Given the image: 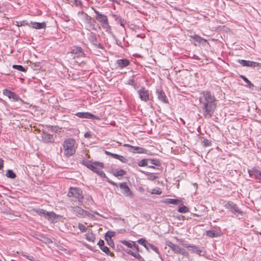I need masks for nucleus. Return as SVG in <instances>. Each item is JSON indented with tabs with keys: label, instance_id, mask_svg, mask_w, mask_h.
Instances as JSON below:
<instances>
[{
	"label": "nucleus",
	"instance_id": "obj_1",
	"mask_svg": "<svg viewBox=\"0 0 261 261\" xmlns=\"http://www.w3.org/2000/svg\"><path fill=\"white\" fill-rule=\"evenodd\" d=\"M200 112L206 119L213 116L217 108V99L213 93L210 91H202L199 97Z\"/></svg>",
	"mask_w": 261,
	"mask_h": 261
},
{
	"label": "nucleus",
	"instance_id": "obj_2",
	"mask_svg": "<svg viewBox=\"0 0 261 261\" xmlns=\"http://www.w3.org/2000/svg\"><path fill=\"white\" fill-rule=\"evenodd\" d=\"M67 196L71 198V200L77 202L79 205H81L84 200V195L81 189L77 187H70L69 189Z\"/></svg>",
	"mask_w": 261,
	"mask_h": 261
},
{
	"label": "nucleus",
	"instance_id": "obj_3",
	"mask_svg": "<svg viewBox=\"0 0 261 261\" xmlns=\"http://www.w3.org/2000/svg\"><path fill=\"white\" fill-rule=\"evenodd\" d=\"M75 145V141L73 139H67L64 141L63 147L65 156L69 158L75 154L76 152Z\"/></svg>",
	"mask_w": 261,
	"mask_h": 261
},
{
	"label": "nucleus",
	"instance_id": "obj_4",
	"mask_svg": "<svg viewBox=\"0 0 261 261\" xmlns=\"http://www.w3.org/2000/svg\"><path fill=\"white\" fill-rule=\"evenodd\" d=\"M224 206L231 213L236 216H243L244 212L239 207L238 205L232 201H228L225 202Z\"/></svg>",
	"mask_w": 261,
	"mask_h": 261
},
{
	"label": "nucleus",
	"instance_id": "obj_5",
	"mask_svg": "<svg viewBox=\"0 0 261 261\" xmlns=\"http://www.w3.org/2000/svg\"><path fill=\"white\" fill-rule=\"evenodd\" d=\"M82 163L95 173H96L99 169H101L105 167L102 162L98 161L92 162L90 161L84 160L82 161Z\"/></svg>",
	"mask_w": 261,
	"mask_h": 261
},
{
	"label": "nucleus",
	"instance_id": "obj_6",
	"mask_svg": "<svg viewBox=\"0 0 261 261\" xmlns=\"http://www.w3.org/2000/svg\"><path fill=\"white\" fill-rule=\"evenodd\" d=\"M71 208L73 212L78 217L85 218L86 217H88L89 218H92L94 217L93 214L90 213L88 211L83 210L82 208L79 206H72Z\"/></svg>",
	"mask_w": 261,
	"mask_h": 261
},
{
	"label": "nucleus",
	"instance_id": "obj_7",
	"mask_svg": "<svg viewBox=\"0 0 261 261\" xmlns=\"http://www.w3.org/2000/svg\"><path fill=\"white\" fill-rule=\"evenodd\" d=\"M140 99L144 102H147L151 99V92L145 87H141L137 91Z\"/></svg>",
	"mask_w": 261,
	"mask_h": 261
},
{
	"label": "nucleus",
	"instance_id": "obj_8",
	"mask_svg": "<svg viewBox=\"0 0 261 261\" xmlns=\"http://www.w3.org/2000/svg\"><path fill=\"white\" fill-rule=\"evenodd\" d=\"M123 146L129 148V151L133 153H146L147 151V150L144 148L139 146H134L128 144H124Z\"/></svg>",
	"mask_w": 261,
	"mask_h": 261
},
{
	"label": "nucleus",
	"instance_id": "obj_9",
	"mask_svg": "<svg viewBox=\"0 0 261 261\" xmlns=\"http://www.w3.org/2000/svg\"><path fill=\"white\" fill-rule=\"evenodd\" d=\"M3 93L7 96L9 99H12L14 101H18L20 99V97L15 92L10 91L8 89L3 90Z\"/></svg>",
	"mask_w": 261,
	"mask_h": 261
},
{
	"label": "nucleus",
	"instance_id": "obj_10",
	"mask_svg": "<svg viewBox=\"0 0 261 261\" xmlns=\"http://www.w3.org/2000/svg\"><path fill=\"white\" fill-rule=\"evenodd\" d=\"M155 92L159 100L164 103H169L166 95L162 89H156Z\"/></svg>",
	"mask_w": 261,
	"mask_h": 261
},
{
	"label": "nucleus",
	"instance_id": "obj_11",
	"mask_svg": "<svg viewBox=\"0 0 261 261\" xmlns=\"http://www.w3.org/2000/svg\"><path fill=\"white\" fill-rule=\"evenodd\" d=\"M75 115L80 118L94 119L97 120L100 119L98 117L93 115L89 112H78Z\"/></svg>",
	"mask_w": 261,
	"mask_h": 261
},
{
	"label": "nucleus",
	"instance_id": "obj_12",
	"mask_svg": "<svg viewBox=\"0 0 261 261\" xmlns=\"http://www.w3.org/2000/svg\"><path fill=\"white\" fill-rule=\"evenodd\" d=\"M119 186L125 196L128 197L133 196V193L126 182L120 183Z\"/></svg>",
	"mask_w": 261,
	"mask_h": 261
},
{
	"label": "nucleus",
	"instance_id": "obj_13",
	"mask_svg": "<svg viewBox=\"0 0 261 261\" xmlns=\"http://www.w3.org/2000/svg\"><path fill=\"white\" fill-rule=\"evenodd\" d=\"M238 62L243 66L251 67L253 68L258 67L259 65V63L257 62L245 60H239Z\"/></svg>",
	"mask_w": 261,
	"mask_h": 261
},
{
	"label": "nucleus",
	"instance_id": "obj_14",
	"mask_svg": "<svg viewBox=\"0 0 261 261\" xmlns=\"http://www.w3.org/2000/svg\"><path fill=\"white\" fill-rule=\"evenodd\" d=\"M248 173L250 176H254L256 179H261V171L253 168L251 170H248Z\"/></svg>",
	"mask_w": 261,
	"mask_h": 261
},
{
	"label": "nucleus",
	"instance_id": "obj_15",
	"mask_svg": "<svg viewBox=\"0 0 261 261\" xmlns=\"http://www.w3.org/2000/svg\"><path fill=\"white\" fill-rule=\"evenodd\" d=\"M42 139L45 143H53L54 142V138L53 135L43 132L42 134Z\"/></svg>",
	"mask_w": 261,
	"mask_h": 261
},
{
	"label": "nucleus",
	"instance_id": "obj_16",
	"mask_svg": "<svg viewBox=\"0 0 261 261\" xmlns=\"http://www.w3.org/2000/svg\"><path fill=\"white\" fill-rule=\"evenodd\" d=\"M129 61L126 59H119L116 61L117 67L121 69L126 67L129 65Z\"/></svg>",
	"mask_w": 261,
	"mask_h": 261
},
{
	"label": "nucleus",
	"instance_id": "obj_17",
	"mask_svg": "<svg viewBox=\"0 0 261 261\" xmlns=\"http://www.w3.org/2000/svg\"><path fill=\"white\" fill-rule=\"evenodd\" d=\"M86 20L87 22L90 24V28L91 30H96V28L98 26V24H97L96 20L97 19L96 17H87Z\"/></svg>",
	"mask_w": 261,
	"mask_h": 261
},
{
	"label": "nucleus",
	"instance_id": "obj_18",
	"mask_svg": "<svg viewBox=\"0 0 261 261\" xmlns=\"http://www.w3.org/2000/svg\"><path fill=\"white\" fill-rule=\"evenodd\" d=\"M97 21L101 22L102 27L106 29V31H108L111 29L110 26L108 23V20L107 17H104V19H102V17H96Z\"/></svg>",
	"mask_w": 261,
	"mask_h": 261
},
{
	"label": "nucleus",
	"instance_id": "obj_19",
	"mask_svg": "<svg viewBox=\"0 0 261 261\" xmlns=\"http://www.w3.org/2000/svg\"><path fill=\"white\" fill-rule=\"evenodd\" d=\"M182 245L187 248H188L189 250L193 252H196L198 254H200L202 251L200 250L198 247L195 245H190L188 244H182Z\"/></svg>",
	"mask_w": 261,
	"mask_h": 261
},
{
	"label": "nucleus",
	"instance_id": "obj_20",
	"mask_svg": "<svg viewBox=\"0 0 261 261\" xmlns=\"http://www.w3.org/2000/svg\"><path fill=\"white\" fill-rule=\"evenodd\" d=\"M33 29H42L46 28V23L45 22H37L31 21L30 22V26Z\"/></svg>",
	"mask_w": 261,
	"mask_h": 261
},
{
	"label": "nucleus",
	"instance_id": "obj_21",
	"mask_svg": "<svg viewBox=\"0 0 261 261\" xmlns=\"http://www.w3.org/2000/svg\"><path fill=\"white\" fill-rule=\"evenodd\" d=\"M99 176H100L101 177H104L106 179L107 181L111 185L117 187V185L116 182L113 181L111 179H110L106 175L105 173L101 170H99L96 173Z\"/></svg>",
	"mask_w": 261,
	"mask_h": 261
},
{
	"label": "nucleus",
	"instance_id": "obj_22",
	"mask_svg": "<svg viewBox=\"0 0 261 261\" xmlns=\"http://www.w3.org/2000/svg\"><path fill=\"white\" fill-rule=\"evenodd\" d=\"M190 38L192 39L194 41L199 43H206L207 40L197 35H189Z\"/></svg>",
	"mask_w": 261,
	"mask_h": 261
},
{
	"label": "nucleus",
	"instance_id": "obj_23",
	"mask_svg": "<svg viewBox=\"0 0 261 261\" xmlns=\"http://www.w3.org/2000/svg\"><path fill=\"white\" fill-rule=\"evenodd\" d=\"M71 53V54L75 55V56L74 57H79L84 55L83 49L81 47H74V48L72 49Z\"/></svg>",
	"mask_w": 261,
	"mask_h": 261
},
{
	"label": "nucleus",
	"instance_id": "obj_24",
	"mask_svg": "<svg viewBox=\"0 0 261 261\" xmlns=\"http://www.w3.org/2000/svg\"><path fill=\"white\" fill-rule=\"evenodd\" d=\"M59 217V215H56L53 212H48V214H47L46 218L51 222H55L57 221V219Z\"/></svg>",
	"mask_w": 261,
	"mask_h": 261
},
{
	"label": "nucleus",
	"instance_id": "obj_25",
	"mask_svg": "<svg viewBox=\"0 0 261 261\" xmlns=\"http://www.w3.org/2000/svg\"><path fill=\"white\" fill-rule=\"evenodd\" d=\"M167 245L170 247V249L175 253L179 254L181 247L176 244H174L171 242H169L167 243Z\"/></svg>",
	"mask_w": 261,
	"mask_h": 261
},
{
	"label": "nucleus",
	"instance_id": "obj_26",
	"mask_svg": "<svg viewBox=\"0 0 261 261\" xmlns=\"http://www.w3.org/2000/svg\"><path fill=\"white\" fill-rule=\"evenodd\" d=\"M180 202L181 201L179 199L171 198L165 199L162 201V203L166 204H172L173 205H178Z\"/></svg>",
	"mask_w": 261,
	"mask_h": 261
},
{
	"label": "nucleus",
	"instance_id": "obj_27",
	"mask_svg": "<svg viewBox=\"0 0 261 261\" xmlns=\"http://www.w3.org/2000/svg\"><path fill=\"white\" fill-rule=\"evenodd\" d=\"M86 239L89 242H93L95 240V237L92 229H89L87 233L85 234Z\"/></svg>",
	"mask_w": 261,
	"mask_h": 261
},
{
	"label": "nucleus",
	"instance_id": "obj_28",
	"mask_svg": "<svg viewBox=\"0 0 261 261\" xmlns=\"http://www.w3.org/2000/svg\"><path fill=\"white\" fill-rule=\"evenodd\" d=\"M116 21L124 29L126 25H128L127 21L122 17H116Z\"/></svg>",
	"mask_w": 261,
	"mask_h": 261
},
{
	"label": "nucleus",
	"instance_id": "obj_29",
	"mask_svg": "<svg viewBox=\"0 0 261 261\" xmlns=\"http://www.w3.org/2000/svg\"><path fill=\"white\" fill-rule=\"evenodd\" d=\"M88 39L93 45H94L97 42L96 34L92 32L89 34Z\"/></svg>",
	"mask_w": 261,
	"mask_h": 261
},
{
	"label": "nucleus",
	"instance_id": "obj_30",
	"mask_svg": "<svg viewBox=\"0 0 261 261\" xmlns=\"http://www.w3.org/2000/svg\"><path fill=\"white\" fill-rule=\"evenodd\" d=\"M111 157L119 160L122 163H126L127 161V160L126 158L122 155H118L117 154L112 153Z\"/></svg>",
	"mask_w": 261,
	"mask_h": 261
},
{
	"label": "nucleus",
	"instance_id": "obj_31",
	"mask_svg": "<svg viewBox=\"0 0 261 261\" xmlns=\"http://www.w3.org/2000/svg\"><path fill=\"white\" fill-rule=\"evenodd\" d=\"M150 249L154 251L157 254H160L159 250L156 246H154L152 244L148 243V244L147 245V248H146V249L149 251Z\"/></svg>",
	"mask_w": 261,
	"mask_h": 261
},
{
	"label": "nucleus",
	"instance_id": "obj_32",
	"mask_svg": "<svg viewBox=\"0 0 261 261\" xmlns=\"http://www.w3.org/2000/svg\"><path fill=\"white\" fill-rule=\"evenodd\" d=\"M112 174L115 177L122 176L126 174V172L123 169H120L112 172Z\"/></svg>",
	"mask_w": 261,
	"mask_h": 261
},
{
	"label": "nucleus",
	"instance_id": "obj_33",
	"mask_svg": "<svg viewBox=\"0 0 261 261\" xmlns=\"http://www.w3.org/2000/svg\"><path fill=\"white\" fill-rule=\"evenodd\" d=\"M135 75H133V78L129 79L127 81V84L132 86L135 89H136L138 88L137 86V82L134 80V77H135Z\"/></svg>",
	"mask_w": 261,
	"mask_h": 261
},
{
	"label": "nucleus",
	"instance_id": "obj_34",
	"mask_svg": "<svg viewBox=\"0 0 261 261\" xmlns=\"http://www.w3.org/2000/svg\"><path fill=\"white\" fill-rule=\"evenodd\" d=\"M103 252H104L106 254L108 255H110L112 257H114L115 255L113 253L111 252L109 248L107 246H103L100 248Z\"/></svg>",
	"mask_w": 261,
	"mask_h": 261
},
{
	"label": "nucleus",
	"instance_id": "obj_35",
	"mask_svg": "<svg viewBox=\"0 0 261 261\" xmlns=\"http://www.w3.org/2000/svg\"><path fill=\"white\" fill-rule=\"evenodd\" d=\"M206 235L211 238H215L219 236L218 232L214 230H207L206 231Z\"/></svg>",
	"mask_w": 261,
	"mask_h": 261
},
{
	"label": "nucleus",
	"instance_id": "obj_36",
	"mask_svg": "<svg viewBox=\"0 0 261 261\" xmlns=\"http://www.w3.org/2000/svg\"><path fill=\"white\" fill-rule=\"evenodd\" d=\"M151 164L156 166H160L161 165V162L159 159H148V164Z\"/></svg>",
	"mask_w": 261,
	"mask_h": 261
},
{
	"label": "nucleus",
	"instance_id": "obj_37",
	"mask_svg": "<svg viewBox=\"0 0 261 261\" xmlns=\"http://www.w3.org/2000/svg\"><path fill=\"white\" fill-rule=\"evenodd\" d=\"M6 176L11 179H14L16 177V174L11 169L7 171Z\"/></svg>",
	"mask_w": 261,
	"mask_h": 261
},
{
	"label": "nucleus",
	"instance_id": "obj_38",
	"mask_svg": "<svg viewBox=\"0 0 261 261\" xmlns=\"http://www.w3.org/2000/svg\"><path fill=\"white\" fill-rule=\"evenodd\" d=\"M40 241L44 242L45 244H50L53 243L51 239L46 237L45 236L42 235L40 236Z\"/></svg>",
	"mask_w": 261,
	"mask_h": 261
},
{
	"label": "nucleus",
	"instance_id": "obj_39",
	"mask_svg": "<svg viewBox=\"0 0 261 261\" xmlns=\"http://www.w3.org/2000/svg\"><path fill=\"white\" fill-rule=\"evenodd\" d=\"M35 212L38 215L40 216H44L45 218L46 217L47 214H48V212L45 210L38 208L35 210Z\"/></svg>",
	"mask_w": 261,
	"mask_h": 261
},
{
	"label": "nucleus",
	"instance_id": "obj_40",
	"mask_svg": "<svg viewBox=\"0 0 261 261\" xmlns=\"http://www.w3.org/2000/svg\"><path fill=\"white\" fill-rule=\"evenodd\" d=\"M240 77L247 84V86L249 88H252L253 87H254L253 84L249 80H248V79L246 76L241 75H240Z\"/></svg>",
	"mask_w": 261,
	"mask_h": 261
},
{
	"label": "nucleus",
	"instance_id": "obj_41",
	"mask_svg": "<svg viewBox=\"0 0 261 261\" xmlns=\"http://www.w3.org/2000/svg\"><path fill=\"white\" fill-rule=\"evenodd\" d=\"M12 68H14V69H17V70H18L19 71H23V72H25L27 71V68H28L27 67L25 68L23 66H22V65H13L12 66Z\"/></svg>",
	"mask_w": 261,
	"mask_h": 261
},
{
	"label": "nucleus",
	"instance_id": "obj_42",
	"mask_svg": "<svg viewBox=\"0 0 261 261\" xmlns=\"http://www.w3.org/2000/svg\"><path fill=\"white\" fill-rule=\"evenodd\" d=\"M138 164L140 167L147 166L148 165V159L141 160L138 162Z\"/></svg>",
	"mask_w": 261,
	"mask_h": 261
},
{
	"label": "nucleus",
	"instance_id": "obj_43",
	"mask_svg": "<svg viewBox=\"0 0 261 261\" xmlns=\"http://www.w3.org/2000/svg\"><path fill=\"white\" fill-rule=\"evenodd\" d=\"M189 211V208L185 205H182L178 208V212L181 213H186Z\"/></svg>",
	"mask_w": 261,
	"mask_h": 261
},
{
	"label": "nucleus",
	"instance_id": "obj_44",
	"mask_svg": "<svg viewBox=\"0 0 261 261\" xmlns=\"http://www.w3.org/2000/svg\"><path fill=\"white\" fill-rule=\"evenodd\" d=\"M138 242L140 245L143 246L145 249L147 248V245L148 242H147L145 239L141 238L138 240Z\"/></svg>",
	"mask_w": 261,
	"mask_h": 261
},
{
	"label": "nucleus",
	"instance_id": "obj_45",
	"mask_svg": "<svg viewBox=\"0 0 261 261\" xmlns=\"http://www.w3.org/2000/svg\"><path fill=\"white\" fill-rule=\"evenodd\" d=\"M116 234V233L115 231H108L106 235H105V239L107 240V239H112V237H114Z\"/></svg>",
	"mask_w": 261,
	"mask_h": 261
},
{
	"label": "nucleus",
	"instance_id": "obj_46",
	"mask_svg": "<svg viewBox=\"0 0 261 261\" xmlns=\"http://www.w3.org/2000/svg\"><path fill=\"white\" fill-rule=\"evenodd\" d=\"M16 25L18 27L28 25L30 26V23H29L27 20H23L20 21H16Z\"/></svg>",
	"mask_w": 261,
	"mask_h": 261
},
{
	"label": "nucleus",
	"instance_id": "obj_47",
	"mask_svg": "<svg viewBox=\"0 0 261 261\" xmlns=\"http://www.w3.org/2000/svg\"><path fill=\"white\" fill-rule=\"evenodd\" d=\"M202 143L204 146H210L212 145V142L211 140H208L206 138H203L202 141Z\"/></svg>",
	"mask_w": 261,
	"mask_h": 261
},
{
	"label": "nucleus",
	"instance_id": "obj_48",
	"mask_svg": "<svg viewBox=\"0 0 261 261\" xmlns=\"http://www.w3.org/2000/svg\"><path fill=\"white\" fill-rule=\"evenodd\" d=\"M78 228L82 232H85L87 231V228L83 224L79 223L78 224Z\"/></svg>",
	"mask_w": 261,
	"mask_h": 261
},
{
	"label": "nucleus",
	"instance_id": "obj_49",
	"mask_svg": "<svg viewBox=\"0 0 261 261\" xmlns=\"http://www.w3.org/2000/svg\"><path fill=\"white\" fill-rule=\"evenodd\" d=\"M120 242L122 244L126 246L128 248H132V245H133L132 242L133 241L128 242V241H127L125 240H123V241H121Z\"/></svg>",
	"mask_w": 261,
	"mask_h": 261
},
{
	"label": "nucleus",
	"instance_id": "obj_50",
	"mask_svg": "<svg viewBox=\"0 0 261 261\" xmlns=\"http://www.w3.org/2000/svg\"><path fill=\"white\" fill-rule=\"evenodd\" d=\"M152 194L160 195L162 193V191L160 188L153 189L151 192Z\"/></svg>",
	"mask_w": 261,
	"mask_h": 261
},
{
	"label": "nucleus",
	"instance_id": "obj_51",
	"mask_svg": "<svg viewBox=\"0 0 261 261\" xmlns=\"http://www.w3.org/2000/svg\"><path fill=\"white\" fill-rule=\"evenodd\" d=\"M179 254H182L184 256H188L189 255L188 253L184 248H180Z\"/></svg>",
	"mask_w": 261,
	"mask_h": 261
},
{
	"label": "nucleus",
	"instance_id": "obj_52",
	"mask_svg": "<svg viewBox=\"0 0 261 261\" xmlns=\"http://www.w3.org/2000/svg\"><path fill=\"white\" fill-rule=\"evenodd\" d=\"M179 254H182L184 256H188L189 255L188 253L184 248H180Z\"/></svg>",
	"mask_w": 261,
	"mask_h": 261
},
{
	"label": "nucleus",
	"instance_id": "obj_53",
	"mask_svg": "<svg viewBox=\"0 0 261 261\" xmlns=\"http://www.w3.org/2000/svg\"><path fill=\"white\" fill-rule=\"evenodd\" d=\"M134 257H135L136 258H138L141 261H145L144 259L142 258L141 255L137 252L136 251L135 253V254H134Z\"/></svg>",
	"mask_w": 261,
	"mask_h": 261
},
{
	"label": "nucleus",
	"instance_id": "obj_54",
	"mask_svg": "<svg viewBox=\"0 0 261 261\" xmlns=\"http://www.w3.org/2000/svg\"><path fill=\"white\" fill-rule=\"evenodd\" d=\"M106 240L108 242L109 245L110 246H111V247L114 246V243L112 239H111V238H110V239H107V240Z\"/></svg>",
	"mask_w": 261,
	"mask_h": 261
},
{
	"label": "nucleus",
	"instance_id": "obj_55",
	"mask_svg": "<svg viewBox=\"0 0 261 261\" xmlns=\"http://www.w3.org/2000/svg\"><path fill=\"white\" fill-rule=\"evenodd\" d=\"M94 45L98 48L104 49L103 45L100 43H98V42H97Z\"/></svg>",
	"mask_w": 261,
	"mask_h": 261
},
{
	"label": "nucleus",
	"instance_id": "obj_56",
	"mask_svg": "<svg viewBox=\"0 0 261 261\" xmlns=\"http://www.w3.org/2000/svg\"><path fill=\"white\" fill-rule=\"evenodd\" d=\"M97 245L99 246V248H101V247L105 246V242L102 240H100Z\"/></svg>",
	"mask_w": 261,
	"mask_h": 261
},
{
	"label": "nucleus",
	"instance_id": "obj_57",
	"mask_svg": "<svg viewBox=\"0 0 261 261\" xmlns=\"http://www.w3.org/2000/svg\"><path fill=\"white\" fill-rule=\"evenodd\" d=\"M156 178H157V176L154 175L152 173H150L149 177H148V179H150V180H154V179H156Z\"/></svg>",
	"mask_w": 261,
	"mask_h": 261
},
{
	"label": "nucleus",
	"instance_id": "obj_58",
	"mask_svg": "<svg viewBox=\"0 0 261 261\" xmlns=\"http://www.w3.org/2000/svg\"><path fill=\"white\" fill-rule=\"evenodd\" d=\"M132 243H133L132 248L134 247L137 250V251L138 252V249H139L138 245L134 241L132 242Z\"/></svg>",
	"mask_w": 261,
	"mask_h": 261
},
{
	"label": "nucleus",
	"instance_id": "obj_59",
	"mask_svg": "<svg viewBox=\"0 0 261 261\" xmlns=\"http://www.w3.org/2000/svg\"><path fill=\"white\" fill-rule=\"evenodd\" d=\"M74 4L76 6H81L82 5V2L80 0H74Z\"/></svg>",
	"mask_w": 261,
	"mask_h": 261
},
{
	"label": "nucleus",
	"instance_id": "obj_60",
	"mask_svg": "<svg viewBox=\"0 0 261 261\" xmlns=\"http://www.w3.org/2000/svg\"><path fill=\"white\" fill-rule=\"evenodd\" d=\"M84 137L87 138H90L92 137V135L90 132H87L85 134Z\"/></svg>",
	"mask_w": 261,
	"mask_h": 261
},
{
	"label": "nucleus",
	"instance_id": "obj_61",
	"mask_svg": "<svg viewBox=\"0 0 261 261\" xmlns=\"http://www.w3.org/2000/svg\"><path fill=\"white\" fill-rule=\"evenodd\" d=\"M4 167V160L0 158V170L2 169Z\"/></svg>",
	"mask_w": 261,
	"mask_h": 261
},
{
	"label": "nucleus",
	"instance_id": "obj_62",
	"mask_svg": "<svg viewBox=\"0 0 261 261\" xmlns=\"http://www.w3.org/2000/svg\"><path fill=\"white\" fill-rule=\"evenodd\" d=\"M126 253H127V254L131 255H132L133 256H134V254H135V253H136V252H134V251H132V250H128V251H126Z\"/></svg>",
	"mask_w": 261,
	"mask_h": 261
},
{
	"label": "nucleus",
	"instance_id": "obj_63",
	"mask_svg": "<svg viewBox=\"0 0 261 261\" xmlns=\"http://www.w3.org/2000/svg\"><path fill=\"white\" fill-rule=\"evenodd\" d=\"M105 153H106L107 155H109V156H111L112 154V153H111V152H109V151H107V150H106V151H105Z\"/></svg>",
	"mask_w": 261,
	"mask_h": 261
},
{
	"label": "nucleus",
	"instance_id": "obj_64",
	"mask_svg": "<svg viewBox=\"0 0 261 261\" xmlns=\"http://www.w3.org/2000/svg\"><path fill=\"white\" fill-rule=\"evenodd\" d=\"M64 21H68L69 19V17H62Z\"/></svg>",
	"mask_w": 261,
	"mask_h": 261
}]
</instances>
